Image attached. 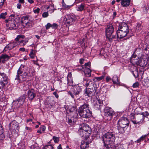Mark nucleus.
Listing matches in <instances>:
<instances>
[{
    "mask_svg": "<svg viewBox=\"0 0 149 149\" xmlns=\"http://www.w3.org/2000/svg\"><path fill=\"white\" fill-rule=\"evenodd\" d=\"M149 135V133L147 134L143 135L141 136L140 138L138 139L137 140L135 141L134 142L136 143H139L138 145H139L141 144V142L143 141L145 138L148 136Z\"/></svg>",
    "mask_w": 149,
    "mask_h": 149,
    "instance_id": "obj_26",
    "label": "nucleus"
},
{
    "mask_svg": "<svg viewBox=\"0 0 149 149\" xmlns=\"http://www.w3.org/2000/svg\"><path fill=\"white\" fill-rule=\"evenodd\" d=\"M84 61V59L83 58H81L79 59V63L81 64H82Z\"/></svg>",
    "mask_w": 149,
    "mask_h": 149,
    "instance_id": "obj_63",
    "label": "nucleus"
},
{
    "mask_svg": "<svg viewBox=\"0 0 149 149\" xmlns=\"http://www.w3.org/2000/svg\"><path fill=\"white\" fill-rule=\"evenodd\" d=\"M13 104L14 105L16 108H18L21 106L22 105L21 104H20V103L18 100H15L13 102Z\"/></svg>",
    "mask_w": 149,
    "mask_h": 149,
    "instance_id": "obj_39",
    "label": "nucleus"
},
{
    "mask_svg": "<svg viewBox=\"0 0 149 149\" xmlns=\"http://www.w3.org/2000/svg\"><path fill=\"white\" fill-rule=\"evenodd\" d=\"M91 139H86L82 140L80 146L81 149H86L89 146V143L91 142Z\"/></svg>",
    "mask_w": 149,
    "mask_h": 149,
    "instance_id": "obj_17",
    "label": "nucleus"
},
{
    "mask_svg": "<svg viewBox=\"0 0 149 149\" xmlns=\"http://www.w3.org/2000/svg\"><path fill=\"white\" fill-rule=\"evenodd\" d=\"M71 75H70L69 74H68L67 77V82L68 84H69L70 82V79H71Z\"/></svg>",
    "mask_w": 149,
    "mask_h": 149,
    "instance_id": "obj_59",
    "label": "nucleus"
},
{
    "mask_svg": "<svg viewBox=\"0 0 149 149\" xmlns=\"http://www.w3.org/2000/svg\"><path fill=\"white\" fill-rule=\"evenodd\" d=\"M5 136L3 127L0 124V141L3 140Z\"/></svg>",
    "mask_w": 149,
    "mask_h": 149,
    "instance_id": "obj_30",
    "label": "nucleus"
},
{
    "mask_svg": "<svg viewBox=\"0 0 149 149\" xmlns=\"http://www.w3.org/2000/svg\"><path fill=\"white\" fill-rule=\"evenodd\" d=\"M28 98L29 100H32L36 96V94L34 90L33 89L29 90L27 93Z\"/></svg>",
    "mask_w": 149,
    "mask_h": 149,
    "instance_id": "obj_19",
    "label": "nucleus"
},
{
    "mask_svg": "<svg viewBox=\"0 0 149 149\" xmlns=\"http://www.w3.org/2000/svg\"><path fill=\"white\" fill-rule=\"evenodd\" d=\"M88 102H86L80 106L78 109L76 106H73L70 109L69 112L75 113L78 110V113L80 116L82 118H88L92 116V112L91 111Z\"/></svg>",
    "mask_w": 149,
    "mask_h": 149,
    "instance_id": "obj_1",
    "label": "nucleus"
},
{
    "mask_svg": "<svg viewBox=\"0 0 149 149\" xmlns=\"http://www.w3.org/2000/svg\"><path fill=\"white\" fill-rule=\"evenodd\" d=\"M143 60V58L141 57H138L136 59H132L131 62H130L132 64L136 65H139L140 66L143 67H145L146 64L143 65L141 63L142 61Z\"/></svg>",
    "mask_w": 149,
    "mask_h": 149,
    "instance_id": "obj_13",
    "label": "nucleus"
},
{
    "mask_svg": "<svg viewBox=\"0 0 149 149\" xmlns=\"http://www.w3.org/2000/svg\"><path fill=\"white\" fill-rule=\"evenodd\" d=\"M144 118L141 115H136L134 120H133V123L135 125H140L144 123Z\"/></svg>",
    "mask_w": 149,
    "mask_h": 149,
    "instance_id": "obj_11",
    "label": "nucleus"
},
{
    "mask_svg": "<svg viewBox=\"0 0 149 149\" xmlns=\"http://www.w3.org/2000/svg\"><path fill=\"white\" fill-rule=\"evenodd\" d=\"M87 42V38L86 36L83 38L82 40L80 41V43L81 45H82L83 46H84L85 47H87V46H86V44Z\"/></svg>",
    "mask_w": 149,
    "mask_h": 149,
    "instance_id": "obj_35",
    "label": "nucleus"
},
{
    "mask_svg": "<svg viewBox=\"0 0 149 149\" xmlns=\"http://www.w3.org/2000/svg\"><path fill=\"white\" fill-rule=\"evenodd\" d=\"M7 13L5 12L4 13H2L0 15V19L1 18L3 19H5L6 16L7 15Z\"/></svg>",
    "mask_w": 149,
    "mask_h": 149,
    "instance_id": "obj_45",
    "label": "nucleus"
},
{
    "mask_svg": "<svg viewBox=\"0 0 149 149\" xmlns=\"http://www.w3.org/2000/svg\"><path fill=\"white\" fill-rule=\"evenodd\" d=\"M84 80L86 81V87L89 86L88 88L93 89L94 87H96V84L94 82H93L91 80H89L88 78H83Z\"/></svg>",
    "mask_w": 149,
    "mask_h": 149,
    "instance_id": "obj_14",
    "label": "nucleus"
},
{
    "mask_svg": "<svg viewBox=\"0 0 149 149\" xmlns=\"http://www.w3.org/2000/svg\"><path fill=\"white\" fill-rule=\"evenodd\" d=\"M142 28V26L141 23L138 22L136 26V29L138 30H141Z\"/></svg>",
    "mask_w": 149,
    "mask_h": 149,
    "instance_id": "obj_46",
    "label": "nucleus"
},
{
    "mask_svg": "<svg viewBox=\"0 0 149 149\" xmlns=\"http://www.w3.org/2000/svg\"><path fill=\"white\" fill-rule=\"evenodd\" d=\"M54 98L53 96L47 97V110H49L52 107L54 102Z\"/></svg>",
    "mask_w": 149,
    "mask_h": 149,
    "instance_id": "obj_18",
    "label": "nucleus"
},
{
    "mask_svg": "<svg viewBox=\"0 0 149 149\" xmlns=\"http://www.w3.org/2000/svg\"><path fill=\"white\" fill-rule=\"evenodd\" d=\"M25 26L28 28L31 27L32 26V22L31 21L29 20L28 22L25 25Z\"/></svg>",
    "mask_w": 149,
    "mask_h": 149,
    "instance_id": "obj_47",
    "label": "nucleus"
},
{
    "mask_svg": "<svg viewBox=\"0 0 149 149\" xmlns=\"http://www.w3.org/2000/svg\"><path fill=\"white\" fill-rule=\"evenodd\" d=\"M11 56L6 54H2L0 56V63H4L6 61L10 58Z\"/></svg>",
    "mask_w": 149,
    "mask_h": 149,
    "instance_id": "obj_23",
    "label": "nucleus"
},
{
    "mask_svg": "<svg viewBox=\"0 0 149 149\" xmlns=\"http://www.w3.org/2000/svg\"><path fill=\"white\" fill-rule=\"evenodd\" d=\"M113 31L114 28L112 24L107 25L105 30L106 37L111 36Z\"/></svg>",
    "mask_w": 149,
    "mask_h": 149,
    "instance_id": "obj_16",
    "label": "nucleus"
},
{
    "mask_svg": "<svg viewBox=\"0 0 149 149\" xmlns=\"http://www.w3.org/2000/svg\"><path fill=\"white\" fill-rule=\"evenodd\" d=\"M14 15H12L10 16L8 19H6L4 21L5 23L6 24V26L8 27L10 29H16V24L14 18Z\"/></svg>",
    "mask_w": 149,
    "mask_h": 149,
    "instance_id": "obj_4",
    "label": "nucleus"
},
{
    "mask_svg": "<svg viewBox=\"0 0 149 149\" xmlns=\"http://www.w3.org/2000/svg\"><path fill=\"white\" fill-rule=\"evenodd\" d=\"M102 139L104 146L107 149H111L113 147L112 145L116 139L115 133L108 132L102 136Z\"/></svg>",
    "mask_w": 149,
    "mask_h": 149,
    "instance_id": "obj_2",
    "label": "nucleus"
},
{
    "mask_svg": "<svg viewBox=\"0 0 149 149\" xmlns=\"http://www.w3.org/2000/svg\"><path fill=\"white\" fill-rule=\"evenodd\" d=\"M85 67H86V66H88L90 68L91 66V63L90 62H88L84 64Z\"/></svg>",
    "mask_w": 149,
    "mask_h": 149,
    "instance_id": "obj_58",
    "label": "nucleus"
},
{
    "mask_svg": "<svg viewBox=\"0 0 149 149\" xmlns=\"http://www.w3.org/2000/svg\"><path fill=\"white\" fill-rule=\"evenodd\" d=\"M97 88L94 87L93 89H92L86 87L85 89L84 90V94L86 96L92 97L94 95L96 92Z\"/></svg>",
    "mask_w": 149,
    "mask_h": 149,
    "instance_id": "obj_8",
    "label": "nucleus"
},
{
    "mask_svg": "<svg viewBox=\"0 0 149 149\" xmlns=\"http://www.w3.org/2000/svg\"><path fill=\"white\" fill-rule=\"evenodd\" d=\"M12 123L13 124V128L14 129L17 130H18V124L16 122L15 120L13 121Z\"/></svg>",
    "mask_w": 149,
    "mask_h": 149,
    "instance_id": "obj_38",
    "label": "nucleus"
},
{
    "mask_svg": "<svg viewBox=\"0 0 149 149\" xmlns=\"http://www.w3.org/2000/svg\"><path fill=\"white\" fill-rule=\"evenodd\" d=\"M104 115L105 118L108 117L109 119H107L110 120L112 119L113 116L115 114V113L113 109L111 107H106L104 109Z\"/></svg>",
    "mask_w": 149,
    "mask_h": 149,
    "instance_id": "obj_7",
    "label": "nucleus"
},
{
    "mask_svg": "<svg viewBox=\"0 0 149 149\" xmlns=\"http://www.w3.org/2000/svg\"><path fill=\"white\" fill-rule=\"evenodd\" d=\"M112 80L113 84H115L117 85H120V82L117 75H114L113 76Z\"/></svg>",
    "mask_w": 149,
    "mask_h": 149,
    "instance_id": "obj_27",
    "label": "nucleus"
},
{
    "mask_svg": "<svg viewBox=\"0 0 149 149\" xmlns=\"http://www.w3.org/2000/svg\"><path fill=\"white\" fill-rule=\"evenodd\" d=\"M72 91H69L68 93V94L71 96V97L72 98L74 99L76 97H78L77 96H76L75 94H74L73 93H72Z\"/></svg>",
    "mask_w": 149,
    "mask_h": 149,
    "instance_id": "obj_53",
    "label": "nucleus"
},
{
    "mask_svg": "<svg viewBox=\"0 0 149 149\" xmlns=\"http://www.w3.org/2000/svg\"><path fill=\"white\" fill-rule=\"evenodd\" d=\"M58 26V25L56 23H54L52 24L49 23H47V29L50 27H51L53 29H56L57 28Z\"/></svg>",
    "mask_w": 149,
    "mask_h": 149,
    "instance_id": "obj_33",
    "label": "nucleus"
},
{
    "mask_svg": "<svg viewBox=\"0 0 149 149\" xmlns=\"http://www.w3.org/2000/svg\"><path fill=\"white\" fill-rule=\"evenodd\" d=\"M118 28L129 34V29L127 24L125 22L120 23L119 24Z\"/></svg>",
    "mask_w": 149,
    "mask_h": 149,
    "instance_id": "obj_12",
    "label": "nucleus"
},
{
    "mask_svg": "<svg viewBox=\"0 0 149 149\" xmlns=\"http://www.w3.org/2000/svg\"><path fill=\"white\" fill-rule=\"evenodd\" d=\"M24 90L26 91L27 89H29V86L28 85H26L23 87Z\"/></svg>",
    "mask_w": 149,
    "mask_h": 149,
    "instance_id": "obj_62",
    "label": "nucleus"
},
{
    "mask_svg": "<svg viewBox=\"0 0 149 149\" xmlns=\"http://www.w3.org/2000/svg\"><path fill=\"white\" fill-rule=\"evenodd\" d=\"M141 115L143 116V117L144 118L145 117L148 118V117L149 116V113L147 111H146L142 112Z\"/></svg>",
    "mask_w": 149,
    "mask_h": 149,
    "instance_id": "obj_43",
    "label": "nucleus"
},
{
    "mask_svg": "<svg viewBox=\"0 0 149 149\" xmlns=\"http://www.w3.org/2000/svg\"><path fill=\"white\" fill-rule=\"evenodd\" d=\"M139 86V83L138 82H136L134 83L132 85L133 88H136L138 87Z\"/></svg>",
    "mask_w": 149,
    "mask_h": 149,
    "instance_id": "obj_56",
    "label": "nucleus"
},
{
    "mask_svg": "<svg viewBox=\"0 0 149 149\" xmlns=\"http://www.w3.org/2000/svg\"><path fill=\"white\" fill-rule=\"evenodd\" d=\"M72 91H69L68 93V94L71 96V97L72 98L74 99L76 97H78L77 96H76L75 94H74L73 93H72Z\"/></svg>",
    "mask_w": 149,
    "mask_h": 149,
    "instance_id": "obj_52",
    "label": "nucleus"
},
{
    "mask_svg": "<svg viewBox=\"0 0 149 149\" xmlns=\"http://www.w3.org/2000/svg\"><path fill=\"white\" fill-rule=\"evenodd\" d=\"M29 40L28 38H26L25 40H21L20 41V43H22L24 45L27 43L28 42Z\"/></svg>",
    "mask_w": 149,
    "mask_h": 149,
    "instance_id": "obj_48",
    "label": "nucleus"
},
{
    "mask_svg": "<svg viewBox=\"0 0 149 149\" xmlns=\"http://www.w3.org/2000/svg\"><path fill=\"white\" fill-rule=\"evenodd\" d=\"M84 70V72L86 76L88 77H90L91 75V70L88 68L85 67Z\"/></svg>",
    "mask_w": 149,
    "mask_h": 149,
    "instance_id": "obj_29",
    "label": "nucleus"
},
{
    "mask_svg": "<svg viewBox=\"0 0 149 149\" xmlns=\"http://www.w3.org/2000/svg\"><path fill=\"white\" fill-rule=\"evenodd\" d=\"M53 139L55 143H58L59 141V137H56L55 136H54L53 137Z\"/></svg>",
    "mask_w": 149,
    "mask_h": 149,
    "instance_id": "obj_51",
    "label": "nucleus"
},
{
    "mask_svg": "<svg viewBox=\"0 0 149 149\" xmlns=\"http://www.w3.org/2000/svg\"><path fill=\"white\" fill-rule=\"evenodd\" d=\"M62 6L63 7V8H67L68 9L70 8L71 6L66 5L65 3L64 4L63 3V4Z\"/></svg>",
    "mask_w": 149,
    "mask_h": 149,
    "instance_id": "obj_55",
    "label": "nucleus"
},
{
    "mask_svg": "<svg viewBox=\"0 0 149 149\" xmlns=\"http://www.w3.org/2000/svg\"><path fill=\"white\" fill-rule=\"evenodd\" d=\"M26 99V97L25 95H23L21 96L17 100H18L20 103V104L22 105L24 103V102Z\"/></svg>",
    "mask_w": 149,
    "mask_h": 149,
    "instance_id": "obj_31",
    "label": "nucleus"
},
{
    "mask_svg": "<svg viewBox=\"0 0 149 149\" xmlns=\"http://www.w3.org/2000/svg\"><path fill=\"white\" fill-rule=\"evenodd\" d=\"M111 80V78L109 76H107L106 78V81L107 82H108L109 81Z\"/></svg>",
    "mask_w": 149,
    "mask_h": 149,
    "instance_id": "obj_57",
    "label": "nucleus"
},
{
    "mask_svg": "<svg viewBox=\"0 0 149 149\" xmlns=\"http://www.w3.org/2000/svg\"><path fill=\"white\" fill-rule=\"evenodd\" d=\"M106 74L105 73H104L103 74V75H102V76L99 77H97L95 78V79H96V80L98 81H99L100 80H102L103 79L104 77L105 76Z\"/></svg>",
    "mask_w": 149,
    "mask_h": 149,
    "instance_id": "obj_40",
    "label": "nucleus"
},
{
    "mask_svg": "<svg viewBox=\"0 0 149 149\" xmlns=\"http://www.w3.org/2000/svg\"><path fill=\"white\" fill-rule=\"evenodd\" d=\"M17 45V44L15 42L11 43L7 45L4 48L3 50L4 52L7 51L8 50H10L13 48Z\"/></svg>",
    "mask_w": 149,
    "mask_h": 149,
    "instance_id": "obj_24",
    "label": "nucleus"
},
{
    "mask_svg": "<svg viewBox=\"0 0 149 149\" xmlns=\"http://www.w3.org/2000/svg\"><path fill=\"white\" fill-rule=\"evenodd\" d=\"M82 86H79L78 85L74 86L73 88L72 89V93L75 95L79 98L80 96L79 95L80 93L82 92Z\"/></svg>",
    "mask_w": 149,
    "mask_h": 149,
    "instance_id": "obj_10",
    "label": "nucleus"
},
{
    "mask_svg": "<svg viewBox=\"0 0 149 149\" xmlns=\"http://www.w3.org/2000/svg\"><path fill=\"white\" fill-rule=\"evenodd\" d=\"M106 38L107 39L109 42H112L113 41V40L116 38V36L115 35H112L111 36H106Z\"/></svg>",
    "mask_w": 149,
    "mask_h": 149,
    "instance_id": "obj_36",
    "label": "nucleus"
},
{
    "mask_svg": "<svg viewBox=\"0 0 149 149\" xmlns=\"http://www.w3.org/2000/svg\"><path fill=\"white\" fill-rule=\"evenodd\" d=\"M46 129V127L45 126H42L40 128V130L43 132Z\"/></svg>",
    "mask_w": 149,
    "mask_h": 149,
    "instance_id": "obj_61",
    "label": "nucleus"
},
{
    "mask_svg": "<svg viewBox=\"0 0 149 149\" xmlns=\"http://www.w3.org/2000/svg\"><path fill=\"white\" fill-rule=\"evenodd\" d=\"M79 131H84L85 130L88 131V133L87 134H89V133H91L92 130L91 128L89 125L86 123H83L80 125Z\"/></svg>",
    "mask_w": 149,
    "mask_h": 149,
    "instance_id": "obj_15",
    "label": "nucleus"
},
{
    "mask_svg": "<svg viewBox=\"0 0 149 149\" xmlns=\"http://www.w3.org/2000/svg\"><path fill=\"white\" fill-rule=\"evenodd\" d=\"M130 122L128 119L124 116L120 117L117 124V129L120 134L124 133L129 126Z\"/></svg>",
    "mask_w": 149,
    "mask_h": 149,
    "instance_id": "obj_3",
    "label": "nucleus"
},
{
    "mask_svg": "<svg viewBox=\"0 0 149 149\" xmlns=\"http://www.w3.org/2000/svg\"><path fill=\"white\" fill-rule=\"evenodd\" d=\"M87 133H88V132L86 130L79 131V133L80 136L86 139H88L91 134V133H89L88 135L87 134Z\"/></svg>",
    "mask_w": 149,
    "mask_h": 149,
    "instance_id": "obj_21",
    "label": "nucleus"
},
{
    "mask_svg": "<svg viewBox=\"0 0 149 149\" xmlns=\"http://www.w3.org/2000/svg\"><path fill=\"white\" fill-rule=\"evenodd\" d=\"M111 149H125L123 145L120 143H117L114 145Z\"/></svg>",
    "mask_w": 149,
    "mask_h": 149,
    "instance_id": "obj_34",
    "label": "nucleus"
},
{
    "mask_svg": "<svg viewBox=\"0 0 149 149\" xmlns=\"http://www.w3.org/2000/svg\"><path fill=\"white\" fill-rule=\"evenodd\" d=\"M134 69V71L130 70V71L134 76L136 78L138 76V70L136 68H135Z\"/></svg>",
    "mask_w": 149,
    "mask_h": 149,
    "instance_id": "obj_37",
    "label": "nucleus"
},
{
    "mask_svg": "<svg viewBox=\"0 0 149 149\" xmlns=\"http://www.w3.org/2000/svg\"><path fill=\"white\" fill-rule=\"evenodd\" d=\"M28 75L26 72H24L22 74L19 75V80L15 79V80L17 81V83H19L21 81H25L27 78Z\"/></svg>",
    "mask_w": 149,
    "mask_h": 149,
    "instance_id": "obj_22",
    "label": "nucleus"
},
{
    "mask_svg": "<svg viewBox=\"0 0 149 149\" xmlns=\"http://www.w3.org/2000/svg\"><path fill=\"white\" fill-rule=\"evenodd\" d=\"M137 57H138L136 54H135V51H134L130 58V62H131L132 59H136Z\"/></svg>",
    "mask_w": 149,
    "mask_h": 149,
    "instance_id": "obj_42",
    "label": "nucleus"
},
{
    "mask_svg": "<svg viewBox=\"0 0 149 149\" xmlns=\"http://www.w3.org/2000/svg\"><path fill=\"white\" fill-rule=\"evenodd\" d=\"M75 20V17L72 15H66L64 19L65 23L68 25H72Z\"/></svg>",
    "mask_w": 149,
    "mask_h": 149,
    "instance_id": "obj_9",
    "label": "nucleus"
},
{
    "mask_svg": "<svg viewBox=\"0 0 149 149\" xmlns=\"http://www.w3.org/2000/svg\"><path fill=\"white\" fill-rule=\"evenodd\" d=\"M25 38L24 35H18L17 37L15 38V40L17 41H19L21 39H23Z\"/></svg>",
    "mask_w": 149,
    "mask_h": 149,
    "instance_id": "obj_41",
    "label": "nucleus"
},
{
    "mask_svg": "<svg viewBox=\"0 0 149 149\" xmlns=\"http://www.w3.org/2000/svg\"><path fill=\"white\" fill-rule=\"evenodd\" d=\"M53 94L54 96H55V97L56 98H58L59 95H58L57 94V92L56 91H55L54 92V93H53Z\"/></svg>",
    "mask_w": 149,
    "mask_h": 149,
    "instance_id": "obj_64",
    "label": "nucleus"
},
{
    "mask_svg": "<svg viewBox=\"0 0 149 149\" xmlns=\"http://www.w3.org/2000/svg\"><path fill=\"white\" fill-rule=\"evenodd\" d=\"M8 76L4 73L0 72V90L3 89L8 82Z\"/></svg>",
    "mask_w": 149,
    "mask_h": 149,
    "instance_id": "obj_5",
    "label": "nucleus"
},
{
    "mask_svg": "<svg viewBox=\"0 0 149 149\" xmlns=\"http://www.w3.org/2000/svg\"><path fill=\"white\" fill-rule=\"evenodd\" d=\"M26 68V67H25L24 65H21L20 66L17 71V74L16 76L15 79H19L18 77L19 75H20L24 72H25L24 69Z\"/></svg>",
    "mask_w": 149,
    "mask_h": 149,
    "instance_id": "obj_20",
    "label": "nucleus"
},
{
    "mask_svg": "<svg viewBox=\"0 0 149 149\" xmlns=\"http://www.w3.org/2000/svg\"><path fill=\"white\" fill-rule=\"evenodd\" d=\"M27 74H28V77H32L34 75V72L32 70H29Z\"/></svg>",
    "mask_w": 149,
    "mask_h": 149,
    "instance_id": "obj_49",
    "label": "nucleus"
},
{
    "mask_svg": "<svg viewBox=\"0 0 149 149\" xmlns=\"http://www.w3.org/2000/svg\"><path fill=\"white\" fill-rule=\"evenodd\" d=\"M55 149L54 147L51 145L47 144V149Z\"/></svg>",
    "mask_w": 149,
    "mask_h": 149,
    "instance_id": "obj_60",
    "label": "nucleus"
},
{
    "mask_svg": "<svg viewBox=\"0 0 149 149\" xmlns=\"http://www.w3.org/2000/svg\"><path fill=\"white\" fill-rule=\"evenodd\" d=\"M130 117L133 123V120H134L135 118V116L134 113H131L130 115Z\"/></svg>",
    "mask_w": 149,
    "mask_h": 149,
    "instance_id": "obj_54",
    "label": "nucleus"
},
{
    "mask_svg": "<svg viewBox=\"0 0 149 149\" xmlns=\"http://www.w3.org/2000/svg\"><path fill=\"white\" fill-rule=\"evenodd\" d=\"M131 1L130 0H121V4L123 7L128 6Z\"/></svg>",
    "mask_w": 149,
    "mask_h": 149,
    "instance_id": "obj_28",
    "label": "nucleus"
},
{
    "mask_svg": "<svg viewBox=\"0 0 149 149\" xmlns=\"http://www.w3.org/2000/svg\"><path fill=\"white\" fill-rule=\"evenodd\" d=\"M78 10L80 11H82L84 8V3L81 4L78 7Z\"/></svg>",
    "mask_w": 149,
    "mask_h": 149,
    "instance_id": "obj_44",
    "label": "nucleus"
},
{
    "mask_svg": "<svg viewBox=\"0 0 149 149\" xmlns=\"http://www.w3.org/2000/svg\"><path fill=\"white\" fill-rule=\"evenodd\" d=\"M40 10V9L39 8H34L33 11L35 14H38Z\"/></svg>",
    "mask_w": 149,
    "mask_h": 149,
    "instance_id": "obj_50",
    "label": "nucleus"
},
{
    "mask_svg": "<svg viewBox=\"0 0 149 149\" xmlns=\"http://www.w3.org/2000/svg\"><path fill=\"white\" fill-rule=\"evenodd\" d=\"M116 33L117 35V40L118 41H120L122 39L126 36L128 37L127 38H129L131 37V36H129L128 35V33H126V32L122 31L118 28V29L117 30Z\"/></svg>",
    "mask_w": 149,
    "mask_h": 149,
    "instance_id": "obj_6",
    "label": "nucleus"
},
{
    "mask_svg": "<svg viewBox=\"0 0 149 149\" xmlns=\"http://www.w3.org/2000/svg\"><path fill=\"white\" fill-rule=\"evenodd\" d=\"M50 0L48 1L49 2V5H47V17L48 16V12L50 13L54 12V5L52 3V2L50 1Z\"/></svg>",
    "mask_w": 149,
    "mask_h": 149,
    "instance_id": "obj_25",
    "label": "nucleus"
},
{
    "mask_svg": "<svg viewBox=\"0 0 149 149\" xmlns=\"http://www.w3.org/2000/svg\"><path fill=\"white\" fill-rule=\"evenodd\" d=\"M28 17L26 16H24L22 17L21 23L23 25H25L30 20L28 19Z\"/></svg>",
    "mask_w": 149,
    "mask_h": 149,
    "instance_id": "obj_32",
    "label": "nucleus"
}]
</instances>
